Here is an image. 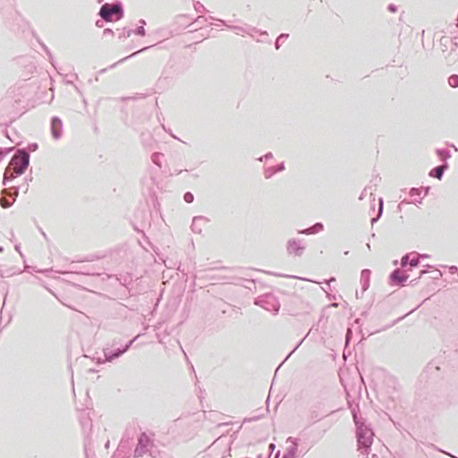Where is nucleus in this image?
<instances>
[{
  "label": "nucleus",
  "instance_id": "423d86ee",
  "mask_svg": "<svg viewBox=\"0 0 458 458\" xmlns=\"http://www.w3.org/2000/svg\"><path fill=\"white\" fill-rule=\"evenodd\" d=\"M184 199H185V201H187V202H191V201H192V199H193V196H192V194H191L190 192L186 193V194L184 195Z\"/></svg>",
  "mask_w": 458,
  "mask_h": 458
},
{
  "label": "nucleus",
  "instance_id": "0eeeda50",
  "mask_svg": "<svg viewBox=\"0 0 458 458\" xmlns=\"http://www.w3.org/2000/svg\"><path fill=\"white\" fill-rule=\"evenodd\" d=\"M418 262H419L418 259H411V261H410V265H411V267H416V266L418 265Z\"/></svg>",
  "mask_w": 458,
  "mask_h": 458
},
{
  "label": "nucleus",
  "instance_id": "39448f33",
  "mask_svg": "<svg viewBox=\"0 0 458 458\" xmlns=\"http://www.w3.org/2000/svg\"><path fill=\"white\" fill-rule=\"evenodd\" d=\"M448 83L451 87L456 88L458 86V76L452 75L451 77H449Z\"/></svg>",
  "mask_w": 458,
  "mask_h": 458
},
{
  "label": "nucleus",
  "instance_id": "6e6552de",
  "mask_svg": "<svg viewBox=\"0 0 458 458\" xmlns=\"http://www.w3.org/2000/svg\"><path fill=\"white\" fill-rule=\"evenodd\" d=\"M408 262V257H405L402 259V264L405 265Z\"/></svg>",
  "mask_w": 458,
  "mask_h": 458
},
{
  "label": "nucleus",
  "instance_id": "f257e3e1",
  "mask_svg": "<svg viewBox=\"0 0 458 458\" xmlns=\"http://www.w3.org/2000/svg\"><path fill=\"white\" fill-rule=\"evenodd\" d=\"M29 160L30 157L26 152L15 154L5 170V176L15 177L22 174L29 165Z\"/></svg>",
  "mask_w": 458,
  "mask_h": 458
},
{
  "label": "nucleus",
  "instance_id": "7ed1b4c3",
  "mask_svg": "<svg viewBox=\"0 0 458 458\" xmlns=\"http://www.w3.org/2000/svg\"><path fill=\"white\" fill-rule=\"evenodd\" d=\"M62 131V121L59 118H53L52 120V134L55 139H58Z\"/></svg>",
  "mask_w": 458,
  "mask_h": 458
},
{
  "label": "nucleus",
  "instance_id": "f03ea898",
  "mask_svg": "<svg viewBox=\"0 0 458 458\" xmlns=\"http://www.w3.org/2000/svg\"><path fill=\"white\" fill-rule=\"evenodd\" d=\"M99 14L107 21H116L121 18V8L118 5L105 4L101 7Z\"/></svg>",
  "mask_w": 458,
  "mask_h": 458
},
{
  "label": "nucleus",
  "instance_id": "20e7f679",
  "mask_svg": "<svg viewBox=\"0 0 458 458\" xmlns=\"http://www.w3.org/2000/svg\"><path fill=\"white\" fill-rule=\"evenodd\" d=\"M443 172H444V167L443 166H437V167L434 168L430 172V175L435 176V177H437V179L440 180L442 178Z\"/></svg>",
  "mask_w": 458,
  "mask_h": 458
}]
</instances>
